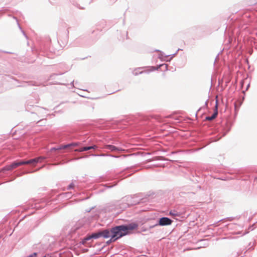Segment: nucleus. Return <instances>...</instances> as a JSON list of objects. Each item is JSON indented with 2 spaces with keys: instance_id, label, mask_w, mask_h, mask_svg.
<instances>
[{
  "instance_id": "ddd939ff",
  "label": "nucleus",
  "mask_w": 257,
  "mask_h": 257,
  "mask_svg": "<svg viewBox=\"0 0 257 257\" xmlns=\"http://www.w3.org/2000/svg\"><path fill=\"white\" fill-rule=\"evenodd\" d=\"M88 148H90V149H95L97 148V147L96 145H94L93 146L88 147Z\"/></svg>"
},
{
  "instance_id": "9b49d317",
  "label": "nucleus",
  "mask_w": 257,
  "mask_h": 257,
  "mask_svg": "<svg viewBox=\"0 0 257 257\" xmlns=\"http://www.w3.org/2000/svg\"><path fill=\"white\" fill-rule=\"evenodd\" d=\"M168 66L167 64H163L160 65L159 66V67H164L165 70H167L168 69Z\"/></svg>"
},
{
  "instance_id": "9d476101",
  "label": "nucleus",
  "mask_w": 257,
  "mask_h": 257,
  "mask_svg": "<svg viewBox=\"0 0 257 257\" xmlns=\"http://www.w3.org/2000/svg\"><path fill=\"white\" fill-rule=\"evenodd\" d=\"M63 149V146H61L60 147L58 148H52V149H51V152H53V151H54L59 150H61V149Z\"/></svg>"
},
{
  "instance_id": "f257e3e1",
  "label": "nucleus",
  "mask_w": 257,
  "mask_h": 257,
  "mask_svg": "<svg viewBox=\"0 0 257 257\" xmlns=\"http://www.w3.org/2000/svg\"><path fill=\"white\" fill-rule=\"evenodd\" d=\"M130 226L120 225L111 229L112 237L110 241L112 242L127 234L128 230L132 229Z\"/></svg>"
},
{
  "instance_id": "39448f33",
  "label": "nucleus",
  "mask_w": 257,
  "mask_h": 257,
  "mask_svg": "<svg viewBox=\"0 0 257 257\" xmlns=\"http://www.w3.org/2000/svg\"><path fill=\"white\" fill-rule=\"evenodd\" d=\"M217 114H218L217 105L216 104L214 113H213V114L211 116L206 117V120H209V121L212 120L216 117Z\"/></svg>"
},
{
  "instance_id": "1a4fd4ad",
  "label": "nucleus",
  "mask_w": 257,
  "mask_h": 257,
  "mask_svg": "<svg viewBox=\"0 0 257 257\" xmlns=\"http://www.w3.org/2000/svg\"><path fill=\"white\" fill-rule=\"evenodd\" d=\"M77 145H78V144H77V143H72V144H70L69 145L63 146V148L66 149L70 146H76Z\"/></svg>"
},
{
  "instance_id": "f03ea898",
  "label": "nucleus",
  "mask_w": 257,
  "mask_h": 257,
  "mask_svg": "<svg viewBox=\"0 0 257 257\" xmlns=\"http://www.w3.org/2000/svg\"><path fill=\"white\" fill-rule=\"evenodd\" d=\"M44 159V158L42 157H39L26 161L15 162L11 165L6 166L3 169L4 170L7 171L12 170L16 168L19 166L27 164H30L33 166H35L37 163H38L39 162H41V160Z\"/></svg>"
},
{
  "instance_id": "6e6552de",
  "label": "nucleus",
  "mask_w": 257,
  "mask_h": 257,
  "mask_svg": "<svg viewBox=\"0 0 257 257\" xmlns=\"http://www.w3.org/2000/svg\"><path fill=\"white\" fill-rule=\"evenodd\" d=\"M90 150V148H88V147H85L81 148H80L79 149H76L75 151L76 152H83V151H88V150Z\"/></svg>"
},
{
  "instance_id": "f8f14e48",
  "label": "nucleus",
  "mask_w": 257,
  "mask_h": 257,
  "mask_svg": "<svg viewBox=\"0 0 257 257\" xmlns=\"http://www.w3.org/2000/svg\"><path fill=\"white\" fill-rule=\"evenodd\" d=\"M37 253L35 252L34 253H33L32 254H31L30 255H29L28 257H37Z\"/></svg>"
},
{
  "instance_id": "20e7f679",
  "label": "nucleus",
  "mask_w": 257,
  "mask_h": 257,
  "mask_svg": "<svg viewBox=\"0 0 257 257\" xmlns=\"http://www.w3.org/2000/svg\"><path fill=\"white\" fill-rule=\"evenodd\" d=\"M104 148L106 149H109L111 151H118V152H124V150L122 149V148H117L114 146L110 145H105L104 147Z\"/></svg>"
},
{
  "instance_id": "7ed1b4c3",
  "label": "nucleus",
  "mask_w": 257,
  "mask_h": 257,
  "mask_svg": "<svg viewBox=\"0 0 257 257\" xmlns=\"http://www.w3.org/2000/svg\"><path fill=\"white\" fill-rule=\"evenodd\" d=\"M172 220L168 217H162L159 219V224L161 226L169 225L171 224Z\"/></svg>"
},
{
  "instance_id": "423d86ee",
  "label": "nucleus",
  "mask_w": 257,
  "mask_h": 257,
  "mask_svg": "<svg viewBox=\"0 0 257 257\" xmlns=\"http://www.w3.org/2000/svg\"><path fill=\"white\" fill-rule=\"evenodd\" d=\"M101 236H103L104 238H108L109 237H112L111 229L109 231L108 230H105L103 231L100 232Z\"/></svg>"
},
{
  "instance_id": "0eeeda50",
  "label": "nucleus",
  "mask_w": 257,
  "mask_h": 257,
  "mask_svg": "<svg viewBox=\"0 0 257 257\" xmlns=\"http://www.w3.org/2000/svg\"><path fill=\"white\" fill-rule=\"evenodd\" d=\"M100 236H101V234L100 233V232H98V233H93L91 235H90V236L86 237L84 239V241L83 242V243H84L86 240H89L91 238H97Z\"/></svg>"
},
{
  "instance_id": "4468645a",
  "label": "nucleus",
  "mask_w": 257,
  "mask_h": 257,
  "mask_svg": "<svg viewBox=\"0 0 257 257\" xmlns=\"http://www.w3.org/2000/svg\"><path fill=\"white\" fill-rule=\"evenodd\" d=\"M73 187H74V184L73 183H71V184L69 185L68 188L71 189V188H73Z\"/></svg>"
}]
</instances>
